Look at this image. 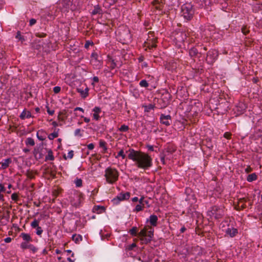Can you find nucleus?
<instances>
[{
    "mask_svg": "<svg viewBox=\"0 0 262 262\" xmlns=\"http://www.w3.org/2000/svg\"><path fill=\"white\" fill-rule=\"evenodd\" d=\"M129 151L128 159L135 162L138 168L146 170L152 166V159L148 154L133 149H129Z\"/></svg>",
    "mask_w": 262,
    "mask_h": 262,
    "instance_id": "f257e3e1",
    "label": "nucleus"
},
{
    "mask_svg": "<svg viewBox=\"0 0 262 262\" xmlns=\"http://www.w3.org/2000/svg\"><path fill=\"white\" fill-rule=\"evenodd\" d=\"M104 172V177L107 183L113 184L118 181L119 173L116 168L108 167L105 169Z\"/></svg>",
    "mask_w": 262,
    "mask_h": 262,
    "instance_id": "f03ea898",
    "label": "nucleus"
},
{
    "mask_svg": "<svg viewBox=\"0 0 262 262\" xmlns=\"http://www.w3.org/2000/svg\"><path fill=\"white\" fill-rule=\"evenodd\" d=\"M150 230L147 231L146 228L141 229L138 234V236L140 238L142 244H148L149 243L154 236V229L150 227Z\"/></svg>",
    "mask_w": 262,
    "mask_h": 262,
    "instance_id": "7ed1b4c3",
    "label": "nucleus"
},
{
    "mask_svg": "<svg viewBox=\"0 0 262 262\" xmlns=\"http://www.w3.org/2000/svg\"><path fill=\"white\" fill-rule=\"evenodd\" d=\"M224 208L222 206H213L211 207L207 212L208 215L216 220H219L223 217L224 215Z\"/></svg>",
    "mask_w": 262,
    "mask_h": 262,
    "instance_id": "20e7f679",
    "label": "nucleus"
},
{
    "mask_svg": "<svg viewBox=\"0 0 262 262\" xmlns=\"http://www.w3.org/2000/svg\"><path fill=\"white\" fill-rule=\"evenodd\" d=\"M182 15L187 20H190L193 16L194 10L191 3H186L181 7Z\"/></svg>",
    "mask_w": 262,
    "mask_h": 262,
    "instance_id": "39448f33",
    "label": "nucleus"
},
{
    "mask_svg": "<svg viewBox=\"0 0 262 262\" xmlns=\"http://www.w3.org/2000/svg\"><path fill=\"white\" fill-rule=\"evenodd\" d=\"M70 200L73 206L79 207L83 200V194L79 191H74L73 193L71 194Z\"/></svg>",
    "mask_w": 262,
    "mask_h": 262,
    "instance_id": "423d86ee",
    "label": "nucleus"
},
{
    "mask_svg": "<svg viewBox=\"0 0 262 262\" xmlns=\"http://www.w3.org/2000/svg\"><path fill=\"white\" fill-rule=\"evenodd\" d=\"M57 5L58 8L63 11H68L69 10L73 11L76 9L71 0H59Z\"/></svg>",
    "mask_w": 262,
    "mask_h": 262,
    "instance_id": "0eeeda50",
    "label": "nucleus"
},
{
    "mask_svg": "<svg viewBox=\"0 0 262 262\" xmlns=\"http://www.w3.org/2000/svg\"><path fill=\"white\" fill-rule=\"evenodd\" d=\"M170 95L168 93L163 94L161 98L158 99V103L160 105L161 108H165L169 103Z\"/></svg>",
    "mask_w": 262,
    "mask_h": 262,
    "instance_id": "6e6552de",
    "label": "nucleus"
},
{
    "mask_svg": "<svg viewBox=\"0 0 262 262\" xmlns=\"http://www.w3.org/2000/svg\"><path fill=\"white\" fill-rule=\"evenodd\" d=\"M130 193L129 192H126L125 193H119L116 198H114L112 202L115 205L118 204L120 201H122L124 200H128L130 197Z\"/></svg>",
    "mask_w": 262,
    "mask_h": 262,
    "instance_id": "1a4fd4ad",
    "label": "nucleus"
},
{
    "mask_svg": "<svg viewBox=\"0 0 262 262\" xmlns=\"http://www.w3.org/2000/svg\"><path fill=\"white\" fill-rule=\"evenodd\" d=\"M217 57V52L214 50H209L207 53L206 61L209 63H212Z\"/></svg>",
    "mask_w": 262,
    "mask_h": 262,
    "instance_id": "9d476101",
    "label": "nucleus"
},
{
    "mask_svg": "<svg viewBox=\"0 0 262 262\" xmlns=\"http://www.w3.org/2000/svg\"><path fill=\"white\" fill-rule=\"evenodd\" d=\"M204 54L205 53L202 51L199 52L198 50L195 47L191 48L189 51V56L193 59L197 58L200 60V58L202 57L203 55H204Z\"/></svg>",
    "mask_w": 262,
    "mask_h": 262,
    "instance_id": "9b49d317",
    "label": "nucleus"
},
{
    "mask_svg": "<svg viewBox=\"0 0 262 262\" xmlns=\"http://www.w3.org/2000/svg\"><path fill=\"white\" fill-rule=\"evenodd\" d=\"M33 155L36 159L39 160L43 157L42 145L35 147L33 150Z\"/></svg>",
    "mask_w": 262,
    "mask_h": 262,
    "instance_id": "f8f14e48",
    "label": "nucleus"
},
{
    "mask_svg": "<svg viewBox=\"0 0 262 262\" xmlns=\"http://www.w3.org/2000/svg\"><path fill=\"white\" fill-rule=\"evenodd\" d=\"M120 39L128 42L131 40V35L128 29H125L122 32H120Z\"/></svg>",
    "mask_w": 262,
    "mask_h": 262,
    "instance_id": "ddd939ff",
    "label": "nucleus"
},
{
    "mask_svg": "<svg viewBox=\"0 0 262 262\" xmlns=\"http://www.w3.org/2000/svg\"><path fill=\"white\" fill-rule=\"evenodd\" d=\"M157 39H147L144 42L145 47L148 48L149 49H151L152 48H156L157 47L156 42Z\"/></svg>",
    "mask_w": 262,
    "mask_h": 262,
    "instance_id": "4468645a",
    "label": "nucleus"
},
{
    "mask_svg": "<svg viewBox=\"0 0 262 262\" xmlns=\"http://www.w3.org/2000/svg\"><path fill=\"white\" fill-rule=\"evenodd\" d=\"M160 119V122L162 124H164L166 126H169L170 124V122L171 121V118L170 115H164L163 114H161Z\"/></svg>",
    "mask_w": 262,
    "mask_h": 262,
    "instance_id": "2eb2a0df",
    "label": "nucleus"
},
{
    "mask_svg": "<svg viewBox=\"0 0 262 262\" xmlns=\"http://www.w3.org/2000/svg\"><path fill=\"white\" fill-rule=\"evenodd\" d=\"M247 202V199L243 198L238 200L237 205L235 206V209L237 210H242L246 208V203Z\"/></svg>",
    "mask_w": 262,
    "mask_h": 262,
    "instance_id": "dca6fc26",
    "label": "nucleus"
},
{
    "mask_svg": "<svg viewBox=\"0 0 262 262\" xmlns=\"http://www.w3.org/2000/svg\"><path fill=\"white\" fill-rule=\"evenodd\" d=\"M202 104L199 101H195L194 102L193 104H192L190 111L194 113H198L202 111Z\"/></svg>",
    "mask_w": 262,
    "mask_h": 262,
    "instance_id": "f3484780",
    "label": "nucleus"
},
{
    "mask_svg": "<svg viewBox=\"0 0 262 262\" xmlns=\"http://www.w3.org/2000/svg\"><path fill=\"white\" fill-rule=\"evenodd\" d=\"M187 38L186 33L185 32H180L177 34L175 39L177 43H183Z\"/></svg>",
    "mask_w": 262,
    "mask_h": 262,
    "instance_id": "a211bd4d",
    "label": "nucleus"
},
{
    "mask_svg": "<svg viewBox=\"0 0 262 262\" xmlns=\"http://www.w3.org/2000/svg\"><path fill=\"white\" fill-rule=\"evenodd\" d=\"M19 237H21L23 241V242H32L33 239L32 237L31 236L30 234L26 233H21L19 235Z\"/></svg>",
    "mask_w": 262,
    "mask_h": 262,
    "instance_id": "6ab92c4d",
    "label": "nucleus"
},
{
    "mask_svg": "<svg viewBox=\"0 0 262 262\" xmlns=\"http://www.w3.org/2000/svg\"><path fill=\"white\" fill-rule=\"evenodd\" d=\"M222 230L223 231L224 230L223 229ZM225 231L226 233L230 235V236L231 237L235 236L237 233V230L234 228H230L228 227L227 229H225Z\"/></svg>",
    "mask_w": 262,
    "mask_h": 262,
    "instance_id": "aec40b11",
    "label": "nucleus"
},
{
    "mask_svg": "<svg viewBox=\"0 0 262 262\" xmlns=\"http://www.w3.org/2000/svg\"><path fill=\"white\" fill-rule=\"evenodd\" d=\"M93 112H94L93 114L94 119L96 121L99 120L100 116L99 114L101 112V108L99 107L96 106L93 109Z\"/></svg>",
    "mask_w": 262,
    "mask_h": 262,
    "instance_id": "412c9836",
    "label": "nucleus"
},
{
    "mask_svg": "<svg viewBox=\"0 0 262 262\" xmlns=\"http://www.w3.org/2000/svg\"><path fill=\"white\" fill-rule=\"evenodd\" d=\"M12 163V160L10 158L4 159L0 164L2 165V168L5 169L9 167L10 164Z\"/></svg>",
    "mask_w": 262,
    "mask_h": 262,
    "instance_id": "4be33fe9",
    "label": "nucleus"
},
{
    "mask_svg": "<svg viewBox=\"0 0 262 262\" xmlns=\"http://www.w3.org/2000/svg\"><path fill=\"white\" fill-rule=\"evenodd\" d=\"M19 117L21 119L24 120L26 118H30L33 117V116H32L31 113L30 111H27L26 109H25L21 112V114L19 116Z\"/></svg>",
    "mask_w": 262,
    "mask_h": 262,
    "instance_id": "5701e85b",
    "label": "nucleus"
},
{
    "mask_svg": "<svg viewBox=\"0 0 262 262\" xmlns=\"http://www.w3.org/2000/svg\"><path fill=\"white\" fill-rule=\"evenodd\" d=\"M46 135H47V133H46V131H45L43 129L39 130L37 132V134H36L37 138L40 141L45 140L46 139Z\"/></svg>",
    "mask_w": 262,
    "mask_h": 262,
    "instance_id": "b1692460",
    "label": "nucleus"
},
{
    "mask_svg": "<svg viewBox=\"0 0 262 262\" xmlns=\"http://www.w3.org/2000/svg\"><path fill=\"white\" fill-rule=\"evenodd\" d=\"M148 221V220H147ZM149 222L150 224L152 226H156L157 225L158 217L157 215L152 214L149 216Z\"/></svg>",
    "mask_w": 262,
    "mask_h": 262,
    "instance_id": "393cba45",
    "label": "nucleus"
},
{
    "mask_svg": "<svg viewBox=\"0 0 262 262\" xmlns=\"http://www.w3.org/2000/svg\"><path fill=\"white\" fill-rule=\"evenodd\" d=\"M102 10L101 8V7L99 6V5H97L94 6V9L92 11L91 14L92 15H96L97 14H102Z\"/></svg>",
    "mask_w": 262,
    "mask_h": 262,
    "instance_id": "a878e982",
    "label": "nucleus"
},
{
    "mask_svg": "<svg viewBox=\"0 0 262 262\" xmlns=\"http://www.w3.org/2000/svg\"><path fill=\"white\" fill-rule=\"evenodd\" d=\"M104 207L102 206H95L93 208V211L97 213H101L105 211Z\"/></svg>",
    "mask_w": 262,
    "mask_h": 262,
    "instance_id": "bb28decb",
    "label": "nucleus"
},
{
    "mask_svg": "<svg viewBox=\"0 0 262 262\" xmlns=\"http://www.w3.org/2000/svg\"><path fill=\"white\" fill-rule=\"evenodd\" d=\"M54 160V157L53 156V151L51 149L48 150V155L46 156L45 161H53Z\"/></svg>",
    "mask_w": 262,
    "mask_h": 262,
    "instance_id": "cd10ccee",
    "label": "nucleus"
},
{
    "mask_svg": "<svg viewBox=\"0 0 262 262\" xmlns=\"http://www.w3.org/2000/svg\"><path fill=\"white\" fill-rule=\"evenodd\" d=\"M72 239L76 244H78L82 240V237L79 234H73L72 236Z\"/></svg>",
    "mask_w": 262,
    "mask_h": 262,
    "instance_id": "c85d7f7f",
    "label": "nucleus"
},
{
    "mask_svg": "<svg viewBox=\"0 0 262 262\" xmlns=\"http://www.w3.org/2000/svg\"><path fill=\"white\" fill-rule=\"evenodd\" d=\"M142 107L144 108V112L148 113L151 110H154L155 106V104H149L147 105H143Z\"/></svg>",
    "mask_w": 262,
    "mask_h": 262,
    "instance_id": "c756f323",
    "label": "nucleus"
},
{
    "mask_svg": "<svg viewBox=\"0 0 262 262\" xmlns=\"http://www.w3.org/2000/svg\"><path fill=\"white\" fill-rule=\"evenodd\" d=\"M257 176L255 173L249 174L247 177V180L248 182H252L257 179Z\"/></svg>",
    "mask_w": 262,
    "mask_h": 262,
    "instance_id": "7c9ffc66",
    "label": "nucleus"
},
{
    "mask_svg": "<svg viewBox=\"0 0 262 262\" xmlns=\"http://www.w3.org/2000/svg\"><path fill=\"white\" fill-rule=\"evenodd\" d=\"M99 146L103 149L102 153L104 154L106 152L107 148L106 146V142L105 141H100L99 142Z\"/></svg>",
    "mask_w": 262,
    "mask_h": 262,
    "instance_id": "2f4dec72",
    "label": "nucleus"
},
{
    "mask_svg": "<svg viewBox=\"0 0 262 262\" xmlns=\"http://www.w3.org/2000/svg\"><path fill=\"white\" fill-rule=\"evenodd\" d=\"M25 143L26 145L33 146L35 145V142L33 138H28L25 141Z\"/></svg>",
    "mask_w": 262,
    "mask_h": 262,
    "instance_id": "473e14b6",
    "label": "nucleus"
},
{
    "mask_svg": "<svg viewBox=\"0 0 262 262\" xmlns=\"http://www.w3.org/2000/svg\"><path fill=\"white\" fill-rule=\"evenodd\" d=\"M15 38L21 41V42L25 40L24 37L21 35V33L19 31L17 32Z\"/></svg>",
    "mask_w": 262,
    "mask_h": 262,
    "instance_id": "72a5a7b5",
    "label": "nucleus"
},
{
    "mask_svg": "<svg viewBox=\"0 0 262 262\" xmlns=\"http://www.w3.org/2000/svg\"><path fill=\"white\" fill-rule=\"evenodd\" d=\"M137 230L138 229L136 227H133L132 229H130L129 231V233L132 236H137Z\"/></svg>",
    "mask_w": 262,
    "mask_h": 262,
    "instance_id": "f704fd0d",
    "label": "nucleus"
},
{
    "mask_svg": "<svg viewBox=\"0 0 262 262\" xmlns=\"http://www.w3.org/2000/svg\"><path fill=\"white\" fill-rule=\"evenodd\" d=\"M150 198H148L146 199H145V198L144 199V201H143L144 208H145V207L149 208L150 207Z\"/></svg>",
    "mask_w": 262,
    "mask_h": 262,
    "instance_id": "c9c22d12",
    "label": "nucleus"
},
{
    "mask_svg": "<svg viewBox=\"0 0 262 262\" xmlns=\"http://www.w3.org/2000/svg\"><path fill=\"white\" fill-rule=\"evenodd\" d=\"M30 243V242H22L20 244V247L23 250L27 249L28 248L27 247V246H29L31 245V244Z\"/></svg>",
    "mask_w": 262,
    "mask_h": 262,
    "instance_id": "e433bc0d",
    "label": "nucleus"
},
{
    "mask_svg": "<svg viewBox=\"0 0 262 262\" xmlns=\"http://www.w3.org/2000/svg\"><path fill=\"white\" fill-rule=\"evenodd\" d=\"M129 129V127L125 124L122 125L118 129V130L121 132H126Z\"/></svg>",
    "mask_w": 262,
    "mask_h": 262,
    "instance_id": "4c0bfd02",
    "label": "nucleus"
},
{
    "mask_svg": "<svg viewBox=\"0 0 262 262\" xmlns=\"http://www.w3.org/2000/svg\"><path fill=\"white\" fill-rule=\"evenodd\" d=\"M58 136V132H53L51 134H50L49 136H48V138L49 139H50V140H53L54 138H57V137Z\"/></svg>",
    "mask_w": 262,
    "mask_h": 262,
    "instance_id": "58836bf2",
    "label": "nucleus"
},
{
    "mask_svg": "<svg viewBox=\"0 0 262 262\" xmlns=\"http://www.w3.org/2000/svg\"><path fill=\"white\" fill-rule=\"evenodd\" d=\"M75 184L77 187H80L82 185V180L81 179L76 178L75 180Z\"/></svg>",
    "mask_w": 262,
    "mask_h": 262,
    "instance_id": "ea45409f",
    "label": "nucleus"
},
{
    "mask_svg": "<svg viewBox=\"0 0 262 262\" xmlns=\"http://www.w3.org/2000/svg\"><path fill=\"white\" fill-rule=\"evenodd\" d=\"M39 221L37 220L36 219L34 220V221L31 223V226L33 228H36L39 227Z\"/></svg>",
    "mask_w": 262,
    "mask_h": 262,
    "instance_id": "a19ab883",
    "label": "nucleus"
},
{
    "mask_svg": "<svg viewBox=\"0 0 262 262\" xmlns=\"http://www.w3.org/2000/svg\"><path fill=\"white\" fill-rule=\"evenodd\" d=\"M139 85L141 87L147 88L148 86V83L146 80H142L139 83Z\"/></svg>",
    "mask_w": 262,
    "mask_h": 262,
    "instance_id": "79ce46f5",
    "label": "nucleus"
},
{
    "mask_svg": "<svg viewBox=\"0 0 262 262\" xmlns=\"http://www.w3.org/2000/svg\"><path fill=\"white\" fill-rule=\"evenodd\" d=\"M27 247H28V249H30L34 253H36L38 250V248L32 244H31L29 246H27Z\"/></svg>",
    "mask_w": 262,
    "mask_h": 262,
    "instance_id": "37998d69",
    "label": "nucleus"
},
{
    "mask_svg": "<svg viewBox=\"0 0 262 262\" xmlns=\"http://www.w3.org/2000/svg\"><path fill=\"white\" fill-rule=\"evenodd\" d=\"M78 92H80L81 96L82 98H86L88 95V89H86L85 91L81 90L78 91Z\"/></svg>",
    "mask_w": 262,
    "mask_h": 262,
    "instance_id": "c03bdc74",
    "label": "nucleus"
},
{
    "mask_svg": "<svg viewBox=\"0 0 262 262\" xmlns=\"http://www.w3.org/2000/svg\"><path fill=\"white\" fill-rule=\"evenodd\" d=\"M83 130H82L80 128L76 129L74 132V135L75 136H78V137H82V134L81 133V132H83Z\"/></svg>",
    "mask_w": 262,
    "mask_h": 262,
    "instance_id": "a18cd8bd",
    "label": "nucleus"
},
{
    "mask_svg": "<svg viewBox=\"0 0 262 262\" xmlns=\"http://www.w3.org/2000/svg\"><path fill=\"white\" fill-rule=\"evenodd\" d=\"M35 229H36V234L37 235L41 236V235L42 234V233L43 232V230H42V228L41 227L39 226V227L36 228Z\"/></svg>",
    "mask_w": 262,
    "mask_h": 262,
    "instance_id": "49530a36",
    "label": "nucleus"
},
{
    "mask_svg": "<svg viewBox=\"0 0 262 262\" xmlns=\"http://www.w3.org/2000/svg\"><path fill=\"white\" fill-rule=\"evenodd\" d=\"M144 208V206H142L141 205L138 204L136 205L134 209V211L139 212L140 211L143 210Z\"/></svg>",
    "mask_w": 262,
    "mask_h": 262,
    "instance_id": "de8ad7c7",
    "label": "nucleus"
},
{
    "mask_svg": "<svg viewBox=\"0 0 262 262\" xmlns=\"http://www.w3.org/2000/svg\"><path fill=\"white\" fill-rule=\"evenodd\" d=\"M117 67V64L115 62L114 60H112L111 61L110 68L111 70H113Z\"/></svg>",
    "mask_w": 262,
    "mask_h": 262,
    "instance_id": "09e8293b",
    "label": "nucleus"
},
{
    "mask_svg": "<svg viewBox=\"0 0 262 262\" xmlns=\"http://www.w3.org/2000/svg\"><path fill=\"white\" fill-rule=\"evenodd\" d=\"M157 39V38L155 36L154 32L149 31L148 33V38L147 39Z\"/></svg>",
    "mask_w": 262,
    "mask_h": 262,
    "instance_id": "8fccbe9b",
    "label": "nucleus"
},
{
    "mask_svg": "<svg viewBox=\"0 0 262 262\" xmlns=\"http://www.w3.org/2000/svg\"><path fill=\"white\" fill-rule=\"evenodd\" d=\"M94 45V43L93 41L90 40H87L86 41L85 45H84V48L85 49H88L90 47V46H92Z\"/></svg>",
    "mask_w": 262,
    "mask_h": 262,
    "instance_id": "3c124183",
    "label": "nucleus"
},
{
    "mask_svg": "<svg viewBox=\"0 0 262 262\" xmlns=\"http://www.w3.org/2000/svg\"><path fill=\"white\" fill-rule=\"evenodd\" d=\"M242 32L244 35H247L249 32V30L246 26H243L242 28Z\"/></svg>",
    "mask_w": 262,
    "mask_h": 262,
    "instance_id": "603ef678",
    "label": "nucleus"
},
{
    "mask_svg": "<svg viewBox=\"0 0 262 262\" xmlns=\"http://www.w3.org/2000/svg\"><path fill=\"white\" fill-rule=\"evenodd\" d=\"M120 156L122 157L123 159H124L125 157V155L124 154V151L122 149L119 151V152L118 153L117 156H116V158H118Z\"/></svg>",
    "mask_w": 262,
    "mask_h": 262,
    "instance_id": "864d4df0",
    "label": "nucleus"
},
{
    "mask_svg": "<svg viewBox=\"0 0 262 262\" xmlns=\"http://www.w3.org/2000/svg\"><path fill=\"white\" fill-rule=\"evenodd\" d=\"M27 177L30 179H32L34 178L33 173L32 171H28L26 173Z\"/></svg>",
    "mask_w": 262,
    "mask_h": 262,
    "instance_id": "5fc2aeb1",
    "label": "nucleus"
},
{
    "mask_svg": "<svg viewBox=\"0 0 262 262\" xmlns=\"http://www.w3.org/2000/svg\"><path fill=\"white\" fill-rule=\"evenodd\" d=\"M152 4L155 6V8L157 9H159L160 10L161 8L159 6H158L157 5H159V1L158 0H155L152 2Z\"/></svg>",
    "mask_w": 262,
    "mask_h": 262,
    "instance_id": "6e6d98bb",
    "label": "nucleus"
},
{
    "mask_svg": "<svg viewBox=\"0 0 262 262\" xmlns=\"http://www.w3.org/2000/svg\"><path fill=\"white\" fill-rule=\"evenodd\" d=\"M11 197L12 200L14 201H17L18 199V196L17 194L16 193H13V194H12Z\"/></svg>",
    "mask_w": 262,
    "mask_h": 262,
    "instance_id": "4d7b16f0",
    "label": "nucleus"
},
{
    "mask_svg": "<svg viewBox=\"0 0 262 262\" xmlns=\"http://www.w3.org/2000/svg\"><path fill=\"white\" fill-rule=\"evenodd\" d=\"M60 91H61V88L60 86H56L53 88V92L55 94H57V93H59L60 92Z\"/></svg>",
    "mask_w": 262,
    "mask_h": 262,
    "instance_id": "13d9d810",
    "label": "nucleus"
},
{
    "mask_svg": "<svg viewBox=\"0 0 262 262\" xmlns=\"http://www.w3.org/2000/svg\"><path fill=\"white\" fill-rule=\"evenodd\" d=\"M136 247V244L135 243H133L132 244L129 245L127 247V249L128 250H132L134 248Z\"/></svg>",
    "mask_w": 262,
    "mask_h": 262,
    "instance_id": "bf43d9fd",
    "label": "nucleus"
},
{
    "mask_svg": "<svg viewBox=\"0 0 262 262\" xmlns=\"http://www.w3.org/2000/svg\"><path fill=\"white\" fill-rule=\"evenodd\" d=\"M73 156H74V151L73 150L69 151L68 154V158H69L70 159H72V158H73Z\"/></svg>",
    "mask_w": 262,
    "mask_h": 262,
    "instance_id": "052dcab7",
    "label": "nucleus"
},
{
    "mask_svg": "<svg viewBox=\"0 0 262 262\" xmlns=\"http://www.w3.org/2000/svg\"><path fill=\"white\" fill-rule=\"evenodd\" d=\"M91 57L94 58V59H95L96 60H97V58H98V54L96 52H93L91 54Z\"/></svg>",
    "mask_w": 262,
    "mask_h": 262,
    "instance_id": "680f3d73",
    "label": "nucleus"
},
{
    "mask_svg": "<svg viewBox=\"0 0 262 262\" xmlns=\"http://www.w3.org/2000/svg\"><path fill=\"white\" fill-rule=\"evenodd\" d=\"M231 135V134L230 133L226 132L224 135V137L227 139H230Z\"/></svg>",
    "mask_w": 262,
    "mask_h": 262,
    "instance_id": "e2e57ef3",
    "label": "nucleus"
},
{
    "mask_svg": "<svg viewBox=\"0 0 262 262\" xmlns=\"http://www.w3.org/2000/svg\"><path fill=\"white\" fill-rule=\"evenodd\" d=\"M87 147L89 150H92L94 148V144L93 143H90L87 145Z\"/></svg>",
    "mask_w": 262,
    "mask_h": 262,
    "instance_id": "0e129e2a",
    "label": "nucleus"
},
{
    "mask_svg": "<svg viewBox=\"0 0 262 262\" xmlns=\"http://www.w3.org/2000/svg\"><path fill=\"white\" fill-rule=\"evenodd\" d=\"M47 112L50 115H53L54 113V110H50L49 107L47 106Z\"/></svg>",
    "mask_w": 262,
    "mask_h": 262,
    "instance_id": "69168bd1",
    "label": "nucleus"
},
{
    "mask_svg": "<svg viewBox=\"0 0 262 262\" xmlns=\"http://www.w3.org/2000/svg\"><path fill=\"white\" fill-rule=\"evenodd\" d=\"M36 23V20L35 19L32 18L30 20L29 23L30 26H32L34 25Z\"/></svg>",
    "mask_w": 262,
    "mask_h": 262,
    "instance_id": "338daca9",
    "label": "nucleus"
},
{
    "mask_svg": "<svg viewBox=\"0 0 262 262\" xmlns=\"http://www.w3.org/2000/svg\"><path fill=\"white\" fill-rule=\"evenodd\" d=\"M93 81L92 84H94V82H99V78L97 76H94L93 78Z\"/></svg>",
    "mask_w": 262,
    "mask_h": 262,
    "instance_id": "774afa93",
    "label": "nucleus"
}]
</instances>
